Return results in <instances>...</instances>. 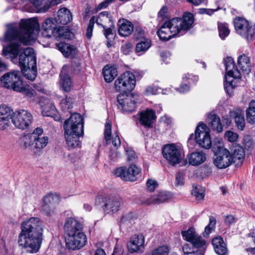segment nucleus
<instances>
[{"label": "nucleus", "instance_id": "f257e3e1", "mask_svg": "<svg viewBox=\"0 0 255 255\" xmlns=\"http://www.w3.org/2000/svg\"><path fill=\"white\" fill-rule=\"evenodd\" d=\"M39 29L38 20L35 17L21 19L18 27L13 24L9 25L5 38L11 43L3 47V55L13 60L21 50L20 44H31L36 38Z\"/></svg>", "mask_w": 255, "mask_h": 255}, {"label": "nucleus", "instance_id": "f03ea898", "mask_svg": "<svg viewBox=\"0 0 255 255\" xmlns=\"http://www.w3.org/2000/svg\"><path fill=\"white\" fill-rule=\"evenodd\" d=\"M21 228L18 241L19 246L29 253H37L43 239V222L38 217H31L22 223Z\"/></svg>", "mask_w": 255, "mask_h": 255}, {"label": "nucleus", "instance_id": "7ed1b4c3", "mask_svg": "<svg viewBox=\"0 0 255 255\" xmlns=\"http://www.w3.org/2000/svg\"><path fill=\"white\" fill-rule=\"evenodd\" d=\"M83 225L74 218H67L64 224L66 234V247L70 250H76L83 248L87 242V238L82 232Z\"/></svg>", "mask_w": 255, "mask_h": 255}, {"label": "nucleus", "instance_id": "20e7f679", "mask_svg": "<svg viewBox=\"0 0 255 255\" xmlns=\"http://www.w3.org/2000/svg\"><path fill=\"white\" fill-rule=\"evenodd\" d=\"M63 128L67 144L69 148H74L80 145L79 137L83 134L84 121L82 116L73 113L64 123Z\"/></svg>", "mask_w": 255, "mask_h": 255}, {"label": "nucleus", "instance_id": "39448f33", "mask_svg": "<svg viewBox=\"0 0 255 255\" xmlns=\"http://www.w3.org/2000/svg\"><path fill=\"white\" fill-rule=\"evenodd\" d=\"M19 65L24 76L33 81L36 77V60L33 48L27 47L19 56Z\"/></svg>", "mask_w": 255, "mask_h": 255}, {"label": "nucleus", "instance_id": "423d86ee", "mask_svg": "<svg viewBox=\"0 0 255 255\" xmlns=\"http://www.w3.org/2000/svg\"><path fill=\"white\" fill-rule=\"evenodd\" d=\"M194 22L193 14L190 12L184 13L183 18H173L165 22L174 36L191 27Z\"/></svg>", "mask_w": 255, "mask_h": 255}, {"label": "nucleus", "instance_id": "0eeeda50", "mask_svg": "<svg viewBox=\"0 0 255 255\" xmlns=\"http://www.w3.org/2000/svg\"><path fill=\"white\" fill-rule=\"evenodd\" d=\"M210 129L204 124H199L196 128L195 135L191 134L188 141L194 139L196 143L200 147L209 149L212 146V140L210 134Z\"/></svg>", "mask_w": 255, "mask_h": 255}, {"label": "nucleus", "instance_id": "6e6552de", "mask_svg": "<svg viewBox=\"0 0 255 255\" xmlns=\"http://www.w3.org/2000/svg\"><path fill=\"white\" fill-rule=\"evenodd\" d=\"M2 87L12 89L13 91H19L23 84L20 79V73L18 71H12L4 74L0 79Z\"/></svg>", "mask_w": 255, "mask_h": 255}, {"label": "nucleus", "instance_id": "1a4fd4ad", "mask_svg": "<svg viewBox=\"0 0 255 255\" xmlns=\"http://www.w3.org/2000/svg\"><path fill=\"white\" fill-rule=\"evenodd\" d=\"M162 153L163 157L172 165L179 163L182 158L181 149L174 144L165 145Z\"/></svg>", "mask_w": 255, "mask_h": 255}, {"label": "nucleus", "instance_id": "9d476101", "mask_svg": "<svg viewBox=\"0 0 255 255\" xmlns=\"http://www.w3.org/2000/svg\"><path fill=\"white\" fill-rule=\"evenodd\" d=\"M136 98L133 94L122 93L117 97L118 108L126 113H131L136 109Z\"/></svg>", "mask_w": 255, "mask_h": 255}, {"label": "nucleus", "instance_id": "9b49d317", "mask_svg": "<svg viewBox=\"0 0 255 255\" xmlns=\"http://www.w3.org/2000/svg\"><path fill=\"white\" fill-rule=\"evenodd\" d=\"M32 121V115L26 110H21L13 113L11 122L16 128L23 130L29 126Z\"/></svg>", "mask_w": 255, "mask_h": 255}, {"label": "nucleus", "instance_id": "f8f14e48", "mask_svg": "<svg viewBox=\"0 0 255 255\" xmlns=\"http://www.w3.org/2000/svg\"><path fill=\"white\" fill-rule=\"evenodd\" d=\"M234 22L236 31L238 34L248 41L252 39L254 34V29L247 20L238 17L235 19Z\"/></svg>", "mask_w": 255, "mask_h": 255}, {"label": "nucleus", "instance_id": "ddd939ff", "mask_svg": "<svg viewBox=\"0 0 255 255\" xmlns=\"http://www.w3.org/2000/svg\"><path fill=\"white\" fill-rule=\"evenodd\" d=\"M59 200V196L56 194L49 193L44 196L41 204L42 212L47 216H51L54 214Z\"/></svg>", "mask_w": 255, "mask_h": 255}, {"label": "nucleus", "instance_id": "4468645a", "mask_svg": "<svg viewBox=\"0 0 255 255\" xmlns=\"http://www.w3.org/2000/svg\"><path fill=\"white\" fill-rule=\"evenodd\" d=\"M141 172V169L133 164L127 169L124 167L117 168L115 172V175L120 177L125 181H134L136 179L137 175Z\"/></svg>", "mask_w": 255, "mask_h": 255}, {"label": "nucleus", "instance_id": "2eb2a0df", "mask_svg": "<svg viewBox=\"0 0 255 255\" xmlns=\"http://www.w3.org/2000/svg\"><path fill=\"white\" fill-rule=\"evenodd\" d=\"M230 118L223 117V121H226V124L229 125L231 123V119L234 120L237 128L240 130H243L245 128V120L243 110L238 107L234 108L229 112Z\"/></svg>", "mask_w": 255, "mask_h": 255}, {"label": "nucleus", "instance_id": "dca6fc26", "mask_svg": "<svg viewBox=\"0 0 255 255\" xmlns=\"http://www.w3.org/2000/svg\"><path fill=\"white\" fill-rule=\"evenodd\" d=\"M214 165L219 169H224L232 163L231 154L226 148H221V150L215 155L213 160Z\"/></svg>", "mask_w": 255, "mask_h": 255}, {"label": "nucleus", "instance_id": "f3484780", "mask_svg": "<svg viewBox=\"0 0 255 255\" xmlns=\"http://www.w3.org/2000/svg\"><path fill=\"white\" fill-rule=\"evenodd\" d=\"M43 129L41 128H37L34 129V145L33 151L35 153L40 152L49 142V137L43 134Z\"/></svg>", "mask_w": 255, "mask_h": 255}, {"label": "nucleus", "instance_id": "a211bd4d", "mask_svg": "<svg viewBox=\"0 0 255 255\" xmlns=\"http://www.w3.org/2000/svg\"><path fill=\"white\" fill-rule=\"evenodd\" d=\"M122 205V200L120 197L110 196L105 198L103 210L106 214H113L118 212Z\"/></svg>", "mask_w": 255, "mask_h": 255}, {"label": "nucleus", "instance_id": "6ab92c4d", "mask_svg": "<svg viewBox=\"0 0 255 255\" xmlns=\"http://www.w3.org/2000/svg\"><path fill=\"white\" fill-rule=\"evenodd\" d=\"M144 238L142 235H134L127 244L128 251L130 253H136L144 249Z\"/></svg>", "mask_w": 255, "mask_h": 255}, {"label": "nucleus", "instance_id": "aec40b11", "mask_svg": "<svg viewBox=\"0 0 255 255\" xmlns=\"http://www.w3.org/2000/svg\"><path fill=\"white\" fill-rule=\"evenodd\" d=\"M111 128V123L110 121H107L105 124L104 130V135L106 143L107 144H109L112 142L115 147H118L121 145V140L117 131L113 132L112 134Z\"/></svg>", "mask_w": 255, "mask_h": 255}, {"label": "nucleus", "instance_id": "412c9836", "mask_svg": "<svg viewBox=\"0 0 255 255\" xmlns=\"http://www.w3.org/2000/svg\"><path fill=\"white\" fill-rule=\"evenodd\" d=\"M43 36L50 37L57 30V22L55 19L48 18L44 20L41 25Z\"/></svg>", "mask_w": 255, "mask_h": 255}, {"label": "nucleus", "instance_id": "4be33fe9", "mask_svg": "<svg viewBox=\"0 0 255 255\" xmlns=\"http://www.w3.org/2000/svg\"><path fill=\"white\" fill-rule=\"evenodd\" d=\"M187 158L189 165L197 166L205 162L207 156L202 151H196L188 154Z\"/></svg>", "mask_w": 255, "mask_h": 255}, {"label": "nucleus", "instance_id": "5701e85b", "mask_svg": "<svg viewBox=\"0 0 255 255\" xmlns=\"http://www.w3.org/2000/svg\"><path fill=\"white\" fill-rule=\"evenodd\" d=\"M67 70L68 67L67 66H63L60 75V86L63 90L65 92H69L73 86L71 79L67 73Z\"/></svg>", "mask_w": 255, "mask_h": 255}, {"label": "nucleus", "instance_id": "b1692460", "mask_svg": "<svg viewBox=\"0 0 255 255\" xmlns=\"http://www.w3.org/2000/svg\"><path fill=\"white\" fill-rule=\"evenodd\" d=\"M156 118L155 112L150 109H147L140 113L139 122L146 128H150Z\"/></svg>", "mask_w": 255, "mask_h": 255}, {"label": "nucleus", "instance_id": "393cba45", "mask_svg": "<svg viewBox=\"0 0 255 255\" xmlns=\"http://www.w3.org/2000/svg\"><path fill=\"white\" fill-rule=\"evenodd\" d=\"M119 34L123 37L130 35L133 30V25L129 21L125 19H121L118 22Z\"/></svg>", "mask_w": 255, "mask_h": 255}, {"label": "nucleus", "instance_id": "a878e982", "mask_svg": "<svg viewBox=\"0 0 255 255\" xmlns=\"http://www.w3.org/2000/svg\"><path fill=\"white\" fill-rule=\"evenodd\" d=\"M245 156V153L244 148L236 145L234 147L233 152L231 155L232 163H235L237 166H240L242 165Z\"/></svg>", "mask_w": 255, "mask_h": 255}, {"label": "nucleus", "instance_id": "bb28decb", "mask_svg": "<svg viewBox=\"0 0 255 255\" xmlns=\"http://www.w3.org/2000/svg\"><path fill=\"white\" fill-rule=\"evenodd\" d=\"M172 197V194L168 191H161L152 196L149 199V204H160L168 201Z\"/></svg>", "mask_w": 255, "mask_h": 255}, {"label": "nucleus", "instance_id": "cd10ccee", "mask_svg": "<svg viewBox=\"0 0 255 255\" xmlns=\"http://www.w3.org/2000/svg\"><path fill=\"white\" fill-rule=\"evenodd\" d=\"M240 75L235 77L233 76H225L224 88L228 95H231L233 90L237 87L240 83Z\"/></svg>", "mask_w": 255, "mask_h": 255}, {"label": "nucleus", "instance_id": "c85d7f7f", "mask_svg": "<svg viewBox=\"0 0 255 255\" xmlns=\"http://www.w3.org/2000/svg\"><path fill=\"white\" fill-rule=\"evenodd\" d=\"M34 137V130L31 133L25 134L21 136L19 139L20 146L24 149L33 150Z\"/></svg>", "mask_w": 255, "mask_h": 255}, {"label": "nucleus", "instance_id": "c756f323", "mask_svg": "<svg viewBox=\"0 0 255 255\" xmlns=\"http://www.w3.org/2000/svg\"><path fill=\"white\" fill-rule=\"evenodd\" d=\"M215 252L219 255H226L228 252L227 245L220 236L213 239L212 242Z\"/></svg>", "mask_w": 255, "mask_h": 255}, {"label": "nucleus", "instance_id": "7c9ffc66", "mask_svg": "<svg viewBox=\"0 0 255 255\" xmlns=\"http://www.w3.org/2000/svg\"><path fill=\"white\" fill-rule=\"evenodd\" d=\"M95 22L97 25L103 28L112 27L113 24L112 16L107 11L101 12L97 17H95Z\"/></svg>", "mask_w": 255, "mask_h": 255}, {"label": "nucleus", "instance_id": "2f4dec72", "mask_svg": "<svg viewBox=\"0 0 255 255\" xmlns=\"http://www.w3.org/2000/svg\"><path fill=\"white\" fill-rule=\"evenodd\" d=\"M40 12H44L49 8L51 4H57L59 0H29Z\"/></svg>", "mask_w": 255, "mask_h": 255}, {"label": "nucleus", "instance_id": "473e14b6", "mask_svg": "<svg viewBox=\"0 0 255 255\" xmlns=\"http://www.w3.org/2000/svg\"><path fill=\"white\" fill-rule=\"evenodd\" d=\"M191 244L194 248L198 249L196 251V255H204L208 243L201 236L198 234Z\"/></svg>", "mask_w": 255, "mask_h": 255}, {"label": "nucleus", "instance_id": "72a5a7b5", "mask_svg": "<svg viewBox=\"0 0 255 255\" xmlns=\"http://www.w3.org/2000/svg\"><path fill=\"white\" fill-rule=\"evenodd\" d=\"M208 122L213 130L221 132L223 130V126L221 122L220 118L214 113H210L208 115Z\"/></svg>", "mask_w": 255, "mask_h": 255}, {"label": "nucleus", "instance_id": "f704fd0d", "mask_svg": "<svg viewBox=\"0 0 255 255\" xmlns=\"http://www.w3.org/2000/svg\"><path fill=\"white\" fill-rule=\"evenodd\" d=\"M151 45V40L147 38H142L139 39L135 48V53L138 56L144 54Z\"/></svg>", "mask_w": 255, "mask_h": 255}, {"label": "nucleus", "instance_id": "c9c22d12", "mask_svg": "<svg viewBox=\"0 0 255 255\" xmlns=\"http://www.w3.org/2000/svg\"><path fill=\"white\" fill-rule=\"evenodd\" d=\"M72 19L70 11L65 7L60 8L57 12L56 22L62 24H66Z\"/></svg>", "mask_w": 255, "mask_h": 255}, {"label": "nucleus", "instance_id": "e433bc0d", "mask_svg": "<svg viewBox=\"0 0 255 255\" xmlns=\"http://www.w3.org/2000/svg\"><path fill=\"white\" fill-rule=\"evenodd\" d=\"M224 64L226 70V75L235 77L240 76V72L235 66L233 59L231 57H227L224 59Z\"/></svg>", "mask_w": 255, "mask_h": 255}, {"label": "nucleus", "instance_id": "4c0bfd02", "mask_svg": "<svg viewBox=\"0 0 255 255\" xmlns=\"http://www.w3.org/2000/svg\"><path fill=\"white\" fill-rule=\"evenodd\" d=\"M103 74L106 82L110 83L117 76L118 71L115 67L108 65L103 68Z\"/></svg>", "mask_w": 255, "mask_h": 255}, {"label": "nucleus", "instance_id": "58836bf2", "mask_svg": "<svg viewBox=\"0 0 255 255\" xmlns=\"http://www.w3.org/2000/svg\"><path fill=\"white\" fill-rule=\"evenodd\" d=\"M238 64L239 68L244 72L248 73L251 70V64L249 57L243 54L239 56Z\"/></svg>", "mask_w": 255, "mask_h": 255}, {"label": "nucleus", "instance_id": "ea45409f", "mask_svg": "<svg viewBox=\"0 0 255 255\" xmlns=\"http://www.w3.org/2000/svg\"><path fill=\"white\" fill-rule=\"evenodd\" d=\"M57 47L66 57L72 56L76 53V48L67 43L60 42L57 44Z\"/></svg>", "mask_w": 255, "mask_h": 255}, {"label": "nucleus", "instance_id": "a19ab883", "mask_svg": "<svg viewBox=\"0 0 255 255\" xmlns=\"http://www.w3.org/2000/svg\"><path fill=\"white\" fill-rule=\"evenodd\" d=\"M42 113L44 116L50 117L55 111V107L49 100H45L44 102H40Z\"/></svg>", "mask_w": 255, "mask_h": 255}, {"label": "nucleus", "instance_id": "79ce46f5", "mask_svg": "<svg viewBox=\"0 0 255 255\" xmlns=\"http://www.w3.org/2000/svg\"><path fill=\"white\" fill-rule=\"evenodd\" d=\"M121 77L125 84L129 85L128 87L131 91L134 88L136 80L135 76L132 73L129 71H127L121 74Z\"/></svg>", "mask_w": 255, "mask_h": 255}, {"label": "nucleus", "instance_id": "37998d69", "mask_svg": "<svg viewBox=\"0 0 255 255\" xmlns=\"http://www.w3.org/2000/svg\"><path fill=\"white\" fill-rule=\"evenodd\" d=\"M157 35L159 38L162 40L167 41L174 36L166 25L165 23L157 31Z\"/></svg>", "mask_w": 255, "mask_h": 255}, {"label": "nucleus", "instance_id": "c03bdc74", "mask_svg": "<svg viewBox=\"0 0 255 255\" xmlns=\"http://www.w3.org/2000/svg\"><path fill=\"white\" fill-rule=\"evenodd\" d=\"M246 118L248 123H255V101L252 100L246 110Z\"/></svg>", "mask_w": 255, "mask_h": 255}, {"label": "nucleus", "instance_id": "a18cd8bd", "mask_svg": "<svg viewBox=\"0 0 255 255\" xmlns=\"http://www.w3.org/2000/svg\"><path fill=\"white\" fill-rule=\"evenodd\" d=\"M129 85L125 84L121 77V75L117 78L115 82V90L119 92H123V93H126L127 91H130L131 90L128 88Z\"/></svg>", "mask_w": 255, "mask_h": 255}, {"label": "nucleus", "instance_id": "49530a36", "mask_svg": "<svg viewBox=\"0 0 255 255\" xmlns=\"http://www.w3.org/2000/svg\"><path fill=\"white\" fill-rule=\"evenodd\" d=\"M181 235L183 239L191 244L198 235V234L193 228L188 229L187 231H184L181 232Z\"/></svg>", "mask_w": 255, "mask_h": 255}, {"label": "nucleus", "instance_id": "de8ad7c7", "mask_svg": "<svg viewBox=\"0 0 255 255\" xmlns=\"http://www.w3.org/2000/svg\"><path fill=\"white\" fill-rule=\"evenodd\" d=\"M20 89L19 91L16 92L22 93L30 101L34 100L36 93L34 90L24 86L23 84L20 87Z\"/></svg>", "mask_w": 255, "mask_h": 255}, {"label": "nucleus", "instance_id": "09e8293b", "mask_svg": "<svg viewBox=\"0 0 255 255\" xmlns=\"http://www.w3.org/2000/svg\"><path fill=\"white\" fill-rule=\"evenodd\" d=\"M205 189L199 185H193L192 190V194L197 200H201L204 198Z\"/></svg>", "mask_w": 255, "mask_h": 255}, {"label": "nucleus", "instance_id": "8fccbe9b", "mask_svg": "<svg viewBox=\"0 0 255 255\" xmlns=\"http://www.w3.org/2000/svg\"><path fill=\"white\" fill-rule=\"evenodd\" d=\"M216 223V219L213 216H210L209 218V223L205 227V230L203 233V235L204 237L208 238L209 234L214 230Z\"/></svg>", "mask_w": 255, "mask_h": 255}, {"label": "nucleus", "instance_id": "3c124183", "mask_svg": "<svg viewBox=\"0 0 255 255\" xmlns=\"http://www.w3.org/2000/svg\"><path fill=\"white\" fill-rule=\"evenodd\" d=\"M72 100L70 97H66L62 99L60 102V107L63 112L69 111L71 116L73 114H71V112L69 111L72 108Z\"/></svg>", "mask_w": 255, "mask_h": 255}, {"label": "nucleus", "instance_id": "603ef678", "mask_svg": "<svg viewBox=\"0 0 255 255\" xmlns=\"http://www.w3.org/2000/svg\"><path fill=\"white\" fill-rule=\"evenodd\" d=\"M13 113L12 110L9 107L5 105L0 106V117L12 120Z\"/></svg>", "mask_w": 255, "mask_h": 255}, {"label": "nucleus", "instance_id": "864d4df0", "mask_svg": "<svg viewBox=\"0 0 255 255\" xmlns=\"http://www.w3.org/2000/svg\"><path fill=\"white\" fill-rule=\"evenodd\" d=\"M218 30L219 36L222 39H224L230 33V30L226 23H219Z\"/></svg>", "mask_w": 255, "mask_h": 255}, {"label": "nucleus", "instance_id": "5fc2aeb1", "mask_svg": "<svg viewBox=\"0 0 255 255\" xmlns=\"http://www.w3.org/2000/svg\"><path fill=\"white\" fill-rule=\"evenodd\" d=\"M94 244L96 247L94 255H106L104 250L102 248L104 246V243L103 241H96L94 243Z\"/></svg>", "mask_w": 255, "mask_h": 255}, {"label": "nucleus", "instance_id": "6e6d98bb", "mask_svg": "<svg viewBox=\"0 0 255 255\" xmlns=\"http://www.w3.org/2000/svg\"><path fill=\"white\" fill-rule=\"evenodd\" d=\"M95 17L93 16L90 19V21L87 28L86 36L88 39H90L92 36V32L94 27V25L95 22Z\"/></svg>", "mask_w": 255, "mask_h": 255}, {"label": "nucleus", "instance_id": "4d7b16f0", "mask_svg": "<svg viewBox=\"0 0 255 255\" xmlns=\"http://www.w3.org/2000/svg\"><path fill=\"white\" fill-rule=\"evenodd\" d=\"M225 137L230 142H234L237 141L239 135L236 132L231 130H228L225 133Z\"/></svg>", "mask_w": 255, "mask_h": 255}, {"label": "nucleus", "instance_id": "13d9d810", "mask_svg": "<svg viewBox=\"0 0 255 255\" xmlns=\"http://www.w3.org/2000/svg\"><path fill=\"white\" fill-rule=\"evenodd\" d=\"M153 253L155 255H168L169 249L167 246H161L153 250Z\"/></svg>", "mask_w": 255, "mask_h": 255}, {"label": "nucleus", "instance_id": "bf43d9fd", "mask_svg": "<svg viewBox=\"0 0 255 255\" xmlns=\"http://www.w3.org/2000/svg\"><path fill=\"white\" fill-rule=\"evenodd\" d=\"M11 119L0 117V130H4L11 124Z\"/></svg>", "mask_w": 255, "mask_h": 255}, {"label": "nucleus", "instance_id": "052dcab7", "mask_svg": "<svg viewBox=\"0 0 255 255\" xmlns=\"http://www.w3.org/2000/svg\"><path fill=\"white\" fill-rule=\"evenodd\" d=\"M125 151L127 156V160L128 161H134L137 158L135 152L131 149H126Z\"/></svg>", "mask_w": 255, "mask_h": 255}, {"label": "nucleus", "instance_id": "680f3d73", "mask_svg": "<svg viewBox=\"0 0 255 255\" xmlns=\"http://www.w3.org/2000/svg\"><path fill=\"white\" fill-rule=\"evenodd\" d=\"M104 35L108 40V43H109L110 41H111L115 37L113 30L112 29L111 27H108L107 28H104Z\"/></svg>", "mask_w": 255, "mask_h": 255}, {"label": "nucleus", "instance_id": "e2e57ef3", "mask_svg": "<svg viewBox=\"0 0 255 255\" xmlns=\"http://www.w3.org/2000/svg\"><path fill=\"white\" fill-rule=\"evenodd\" d=\"M217 143H215L213 145L214 151L216 153H219L221 150V148H225L223 147V140L221 138H217Z\"/></svg>", "mask_w": 255, "mask_h": 255}, {"label": "nucleus", "instance_id": "0e129e2a", "mask_svg": "<svg viewBox=\"0 0 255 255\" xmlns=\"http://www.w3.org/2000/svg\"><path fill=\"white\" fill-rule=\"evenodd\" d=\"M132 50V45L130 42H127L124 44L121 47L122 52L125 54H129Z\"/></svg>", "mask_w": 255, "mask_h": 255}, {"label": "nucleus", "instance_id": "69168bd1", "mask_svg": "<svg viewBox=\"0 0 255 255\" xmlns=\"http://www.w3.org/2000/svg\"><path fill=\"white\" fill-rule=\"evenodd\" d=\"M184 173L182 172H178L176 175V186H182L184 184Z\"/></svg>", "mask_w": 255, "mask_h": 255}, {"label": "nucleus", "instance_id": "338daca9", "mask_svg": "<svg viewBox=\"0 0 255 255\" xmlns=\"http://www.w3.org/2000/svg\"><path fill=\"white\" fill-rule=\"evenodd\" d=\"M182 250L184 255H196V252H193L191 247L188 244H185L183 245Z\"/></svg>", "mask_w": 255, "mask_h": 255}, {"label": "nucleus", "instance_id": "774afa93", "mask_svg": "<svg viewBox=\"0 0 255 255\" xmlns=\"http://www.w3.org/2000/svg\"><path fill=\"white\" fill-rule=\"evenodd\" d=\"M161 89L156 86H149L146 89L147 94L156 95L160 93Z\"/></svg>", "mask_w": 255, "mask_h": 255}]
</instances>
